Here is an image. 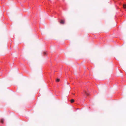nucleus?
<instances>
[{"label": "nucleus", "instance_id": "f257e3e1", "mask_svg": "<svg viewBox=\"0 0 126 126\" xmlns=\"http://www.w3.org/2000/svg\"><path fill=\"white\" fill-rule=\"evenodd\" d=\"M60 23L62 24H64V21L63 20H61Z\"/></svg>", "mask_w": 126, "mask_h": 126}, {"label": "nucleus", "instance_id": "f03ea898", "mask_svg": "<svg viewBox=\"0 0 126 126\" xmlns=\"http://www.w3.org/2000/svg\"><path fill=\"white\" fill-rule=\"evenodd\" d=\"M4 119H0V122L1 123H3Z\"/></svg>", "mask_w": 126, "mask_h": 126}, {"label": "nucleus", "instance_id": "7ed1b4c3", "mask_svg": "<svg viewBox=\"0 0 126 126\" xmlns=\"http://www.w3.org/2000/svg\"><path fill=\"white\" fill-rule=\"evenodd\" d=\"M84 93L86 94L87 96H88L89 95V93H87L86 91H84Z\"/></svg>", "mask_w": 126, "mask_h": 126}, {"label": "nucleus", "instance_id": "20e7f679", "mask_svg": "<svg viewBox=\"0 0 126 126\" xmlns=\"http://www.w3.org/2000/svg\"><path fill=\"white\" fill-rule=\"evenodd\" d=\"M123 8L124 9H126V4H124L123 5Z\"/></svg>", "mask_w": 126, "mask_h": 126}, {"label": "nucleus", "instance_id": "39448f33", "mask_svg": "<svg viewBox=\"0 0 126 126\" xmlns=\"http://www.w3.org/2000/svg\"><path fill=\"white\" fill-rule=\"evenodd\" d=\"M43 54L44 55H47V53L46 52L44 51L43 52Z\"/></svg>", "mask_w": 126, "mask_h": 126}, {"label": "nucleus", "instance_id": "423d86ee", "mask_svg": "<svg viewBox=\"0 0 126 126\" xmlns=\"http://www.w3.org/2000/svg\"><path fill=\"white\" fill-rule=\"evenodd\" d=\"M70 101L71 103H73L74 102V99H72Z\"/></svg>", "mask_w": 126, "mask_h": 126}, {"label": "nucleus", "instance_id": "0eeeda50", "mask_svg": "<svg viewBox=\"0 0 126 126\" xmlns=\"http://www.w3.org/2000/svg\"><path fill=\"white\" fill-rule=\"evenodd\" d=\"M60 81V79H57L56 80V82H59Z\"/></svg>", "mask_w": 126, "mask_h": 126}]
</instances>
